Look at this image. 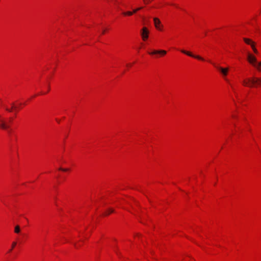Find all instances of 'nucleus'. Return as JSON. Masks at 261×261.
I'll use <instances>...</instances> for the list:
<instances>
[{
  "instance_id": "obj_3",
  "label": "nucleus",
  "mask_w": 261,
  "mask_h": 261,
  "mask_svg": "<svg viewBox=\"0 0 261 261\" xmlns=\"http://www.w3.org/2000/svg\"><path fill=\"white\" fill-rule=\"evenodd\" d=\"M141 36L143 41L146 40L149 37V30L146 27H143L141 30Z\"/></svg>"
},
{
  "instance_id": "obj_7",
  "label": "nucleus",
  "mask_w": 261,
  "mask_h": 261,
  "mask_svg": "<svg viewBox=\"0 0 261 261\" xmlns=\"http://www.w3.org/2000/svg\"><path fill=\"white\" fill-rule=\"evenodd\" d=\"M166 53H167L166 51L164 50H154L152 52L149 53V54L150 55H155L157 54H160L162 55H165L166 54Z\"/></svg>"
},
{
  "instance_id": "obj_13",
  "label": "nucleus",
  "mask_w": 261,
  "mask_h": 261,
  "mask_svg": "<svg viewBox=\"0 0 261 261\" xmlns=\"http://www.w3.org/2000/svg\"><path fill=\"white\" fill-rule=\"evenodd\" d=\"M20 231V228L19 225H16L15 227L14 232L16 233H19Z\"/></svg>"
},
{
  "instance_id": "obj_16",
  "label": "nucleus",
  "mask_w": 261,
  "mask_h": 261,
  "mask_svg": "<svg viewBox=\"0 0 261 261\" xmlns=\"http://www.w3.org/2000/svg\"><path fill=\"white\" fill-rule=\"evenodd\" d=\"M251 47H252V49H253V50L254 53H255V54H257L258 53V51L256 49V48L255 47L254 44H252Z\"/></svg>"
},
{
  "instance_id": "obj_20",
  "label": "nucleus",
  "mask_w": 261,
  "mask_h": 261,
  "mask_svg": "<svg viewBox=\"0 0 261 261\" xmlns=\"http://www.w3.org/2000/svg\"><path fill=\"white\" fill-rule=\"evenodd\" d=\"M144 2L145 3V4H147V2H146L145 0H143Z\"/></svg>"
},
{
  "instance_id": "obj_23",
  "label": "nucleus",
  "mask_w": 261,
  "mask_h": 261,
  "mask_svg": "<svg viewBox=\"0 0 261 261\" xmlns=\"http://www.w3.org/2000/svg\"><path fill=\"white\" fill-rule=\"evenodd\" d=\"M105 33V31H102V34H104Z\"/></svg>"
},
{
  "instance_id": "obj_9",
  "label": "nucleus",
  "mask_w": 261,
  "mask_h": 261,
  "mask_svg": "<svg viewBox=\"0 0 261 261\" xmlns=\"http://www.w3.org/2000/svg\"><path fill=\"white\" fill-rule=\"evenodd\" d=\"M243 40L244 41V42L248 44V45H250L252 47V44H254V42L253 41H252L251 39H248V38H243Z\"/></svg>"
},
{
  "instance_id": "obj_12",
  "label": "nucleus",
  "mask_w": 261,
  "mask_h": 261,
  "mask_svg": "<svg viewBox=\"0 0 261 261\" xmlns=\"http://www.w3.org/2000/svg\"><path fill=\"white\" fill-rule=\"evenodd\" d=\"M254 66L256 67L258 70L261 71V62L254 64Z\"/></svg>"
},
{
  "instance_id": "obj_15",
  "label": "nucleus",
  "mask_w": 261,
  "mask_h": 261,
  "mask_svg": "<svg viewBox=\"0 0 261 261\" xmlns=\"http://www.w3.org/2000/svg\"><path fill=\"white\" fill-rule=\"evenodd\" d=\"M16 244L17 243L16 242H13L12 243V246H11V249L9 250V252H11L12 251V250H13V249L15 247V246L16 245Z\"/></svg>"
},
{
  "instance_id": "obj_2",
  "label": "nucleus",
  "mask_w": 261,
  "mask_h": 261,
  "mask_svg": "<svg viewBox=\"0 0 261 261\" xmlns=\"http://www.w3.org/2000/svg\"><path fill=\"white\" fill-rule=\"evenodd\" d=\"M208 62L211 63L220 72L224 79L227 80V75L228 72V68H223L222 67L217 65L214 63H212L211 61H208Z\"/></svg>"
},
{
  "instance_id": "obj_6",
  "label": "nucleus",
  "mask_w": 261,
  "mask_h": 261,
  "mask_svg": "<svg viewBox=\"0 0 261 261\" xmlns=\"http://www.w3.org/2000/svg\"><path fill=\"white\" fill-rule=\"evenodd\" d=\"M153 21L155 28L159 30H161V27H162V25L160 20L158 18L154 17L153 18Z\"/></svg>"
},
{
  "instance_id": "obj_18",
  "label": "nucleus",
  "mask_w": 261,
  "mask_h": 261,
  "mask_svg": "<svg viewBox=\"0 0 261 261\" xmlns=\"http://www.w3.org/2000/svg\"><path fill=\"white\" fill-rule=\"evenodd\" d=\"M60 170H61V171H67L68 170V169H66V168H60L59 169Z\"/></svg>"
},
{
  "instance_id": "obj_14",
  "label": "nucleus",
  "mask_w": 261,
  "mask_h": 261,
  "mask_svg": "<svg viewBox=\"0 0 261 261\" xmlns=\"http://www.w3.org/2000/svg\"><path fill=\"white\" fill-rule=\"evenodd\" d=\"M123 14L124 15L131 16L133 14V12H132L131 11H127V12H123Z\"/></svg>"
},
{
  "instance_id": "obj_17",
  "label": "nucleus",
  "mask_w": 261,
  "mask_h": 261,
  "mask_svg": "<svg viewBox=\"0 0 261 261\" xmlns=\"http://www.w3.org/2000/svg\"><path fill=\"white\" fill-rule=\"evenodd\" d=\"M142 8H143L142 7H139V8H136V9H134L132 12H133V14H134V13H136L138 11H139V10H140L142 9Z\"/></svg>"
},
{
  "instance_id": "obj_5",
  "label": "nucleus",
  "mask_w": 261,
  "mask_h": 261,
  "mask_svg": "<svg viewBox=\"0 0 261 261\" xmlns=\"http://www.w3.org/2000/svg\"><path fill=\"white\" fill-rule=\"evenodd\" d=\"M248 62L254 66V64L257 63V60L255 56L250 54H248L247 57Z\"/></svg>"
},
{
  "instance_id": "obj_19",
  "label": "nucleus",
  "mask_w": 261,
  "mask_h": 261,
  "mask_svg": "<svg viewBox=\"0 0 261 261\" xmlns=\"http://www.w3.org/2000/svg\"><path fill=\"white\" fill-rule=\"evenodd\" d=\"M12 119L11 118H10L9 122H11L12 121Z\"/></svg>"
},
{
  "instance_id": "obj_4",
  "label": "nucleus",
  "mask_w": 261,
  "mask_h": 261,
  "mask_svg": "<svg viewBox=\"0 0 261 261\" xmlns=\"http://www.w3.org/2000/svg\"><path fill=\"white\" fill-rule=\"evenodd\" d=\"M181 52L183 54H185L190 56V57L196 58L197 59L202 60V61L204 60V59L203 58L201 57L200 56L194 55L192 54L191 52L186 51L185 50H181Z\"/></svg>"
},
{
  "instance_id": "obj_11",
  "label": "nucleus",
  "mask_w": 261,
  "mask_h": 261,
  "mask_svg": "<svg viewBox=\"0 0 261 261\" xmlns=\"http://www.w3.org/2000/svg\"><path fill=\"white\" fill-rule=\"evenodd\" d=\"M114 212V210L112 208H109L107 212H106L104 214V216H107L109 215L110 213H113Z\"/></svg>"
},
{
  "instance_id": "obj_1",
  "label": "nucleus",
  "mask_w": 261,
  "mask_h": 261,
  "mask_svg": "<svg viewBox=\"0 0 261 261\" xmlns=\"http://www.w3.org/2000/svg\"><path fill=\"white\" fill-rule=\"evenodd\" d=\"M243 84L244 86L252 87L256 84H261V78L254 77L253 79H247L244 80L243 82Z\"/></svg>"
},
{
  "instance_id": "obj_10",
  "label": "nucleus",
  "mask_w": 261,
  "mask_h": 261,
  "mask_svg": "<svg viewBox=\"0 0 261 261\" xmlns=\"http://www.w3.org/2000/svg\"><path fill=\"white\" fill-rule=\"evenodd\" d=\"M11 107H11V109H9V108H8L7 107H6V108H6V110L7 111H8V112H12V109H14V110H17V106H15V105H14V103H11Z\"/></svg>"
},
{
  "instance_id": "obj_8",
  "label": "nucleus",
  "mask_w": 261,
  "mask_h": 261,
  "mask_svg": "<svg viewBox=\"0 0 261 261\" xmlns=\"http://www.w3.org/2000/svg\"><path fill=\"white\" fill-rule=\"evenodd\" d=\"M0 127L3 129H8L10 126L6 124V123L2 119H0Z\"/></svg>"
},
{
  "instance_id": "obj_21",
  "label": "nucleus",
  "mask_w": 261,
  "mask_h": 261,
  "mask_svg": "<svg viewBox=\"0 0 261 261\" xmlns=\"http://www.w3.org/2000/svg\"><path fill=\"white\" fill-rule=\"evenodd\" d=\"M131 65L130 64H127V66H130Z\"/></svg>"
},
{
  "instance_id": "obj_22",
  "label": "nucleus",
  "mask_w": 261,
  "mask_h": 261,
  "mask_svg": "<svg viewBox=\"0 0 261 261\" xmlns=\"http://www.w3.org/2000/svg\"><path fill=\"white\" fill-rule=\"evenodd\" d=\"M150 2V1H147V3H148Z\"/></svg>"
}]
</instances>
